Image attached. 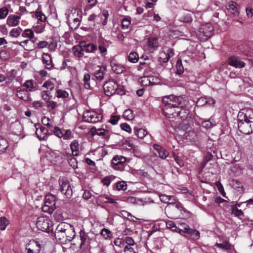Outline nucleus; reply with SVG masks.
<instances>
[{"mask_svg": "<svg viewBox=\"0 0 253 253\" xmlns=\"http://www.w3.org/2000/svg\"><path fill=\"white\" fill-rule=\"evenodd\" d=\"M251 112L250 110H247L245 113L239 112L238 115L239 130L245 134H249L253 132V114L251 116Z\"/></svg>", "mask_w": 253, "mask_h": 253, "instance_id": "3", "label": "nucleus"}, {"mask_svg": "<svg viewBox=\"0 0 253 253\" xmlns=\"http://www.w3.org/2000/svg\"><path fill=\"white\" fill-rule=\"evenodd\" d=\"M190 229L189 226L185 223L180 224V227H178V230L177 232L181 234L182 233H187L188 231Z\"/></svg>", "mask_w": 253, "mask_h": 253, "instance_id": "41", "label": "nucleus"}, {"mask_svg": "<svg viewBox=\"0 0 253 253\" xmlns=\"http://www.w3.org/2000/svg\"><path fill=\"white\" fill-rule=\"evenodd\" d=\"M45 24H41L40 25L37 26L35 27V31L36 33H42L44 30Z\"/></svg>", "mask_w": 253, "mask_h": 253, "instance_id": "59", "label": "nucleus"}, {"mask_svg": "<svg viewBox=\"0 0 253 253\" xmlns=\"http://www.w3.org/2000/svg\"><path fill=\"white\" fill-rule=\"evenodd\" d=\"M126 186V184L124 181H120L116 183V188L119 191L125 190Z\"/></svg>", "mask_w": 253, "mask_h": 253, "instance_id": "55", "label": "nucleus"}, {"mask_svg": "<svg viewBox=\"0 0 253 253\" xmlns=\"http://www.w3.org/2000/svg\"><path fill=\"white\" fill-rule=\"evenodd\" d=\"M215 125V122L213 118H211L208 120L203 121L202 126L206 128H210Z\"/></svg>", "mask_w": 253, "mask_h": 253, "instance_id": "30", "label": "nucleus"}, {"mask_svg": "<svg viewBox=\"0 0 253 253\" xmlns=\"http://www.w3.org/2000/svg\"><path fill=\"white\" fill-rule=\"evenodd\" d=\"M8 9L6 7H2L0 8V19L5 18L8 14Z\"/></svg>", "mask_w": 253, "mask_h": 253, "instance_id": "46", "label": "nucleus"}, {"mask_svg": "<svg viewBox=\"0 0 253 253\" xmlns=\"http://www.w3.org/2000/svg\"><path fill=\"white\" fill-rule=\"evenodd\" d=\"M120 126L123 130H125L126 132H130L131 131L130 126L126 123H123L121 124Z\"/></svg>", "mask_w": 253, "mask_h": 253, "instance_id": "63", "label": "nucleus"}, {"mask_svg": "<svg viewBox=\"0 0 253 253\" xmlns=\"http://www.w3.org/2000/svg\"><path fill=\"white\" fill-rule=\"evenodd\" d=\"M184 100L181 96H175L173 95L166 96L162 99L163 112L168 118L178 117L179 108L182 105Z\"/></svg>", "mask_w": 253, "mask_h": 253, "instance_id": "1", "label": "nucleus"}, {"mask_svg": "<svg viewBox=\"0 0 253 253\" xmlns=\"http://www.w3.org/2000/svg\"><path fill=\"white\" fill-rule=\"evenodd\" d=\"M48 130L44 126H42L40 129H37L36 134L40 140H45L47 138Z\"/></svg>", "mask_w": 253, "mask_h": 253, "instance_id": "20", "label": "nucleus"}, {"mask_svg": "<svg viewBox=\"0 0 253 253\" xmlns=\"http://www.w3.org/2000/svg\"><path fill=\"white\" fill-rule=\"evenodd\" d=\"M140 83L142 86H149L153 85V78L152 77H144L140 79Z\"/></svg>", "mask_w": 253, "mask_h": 253, "instance_id": "28", "label": "nucleus"}, {"mask_svg": "<svg viewBox=\"0 0 253 253\" xmlns=\"http://www.w3.org/2000/svg\"><path fill=\"white\" fill-rule=\"evenodd\" d=\"M53 133L57 137L61 138L63 136V132L59 127L56 126L53 130Z\"/></svg>", "mask_w": 253, "mask_h": 253, "instance_id": "56", "label": "nucleus"}, {"mask_svg": "<svg viewBox=\"0 0 253 253\" xmlns=\"http://www.w3.org/2000/svg\"><path fill=\"white\" fill-rule=\"evenodd\" d=\"M166 226L167 228L170 229L173 231L177 232L178 227L175 225V224L172 221H169L166 222Z\"/></svg>", "mask_w": 253, "mask_h": 253, "instance_id": "52", "label": "nucleus"}, {"mask_svg": "<svg viewBox=\"0 0 253 253\" xmlns=\"http://www.w3.org/2000/svg\"><path fill=\"white\" fill-rule=\"evenodd\" d=\"M13 132L16 134H20L22 130V126L19 122H15L12 125Z\"/></svg>", "mask_w": 253, "mask_h": 253, "instance_id": "35", "label": "nucleus"}, {"mask_svg": "<svg viewBox=\"0 0 253 253\" xmlns=\"http://www.w3.org/2000/svg\"><path fill=\"white\" fill-rule=\"evenodd\" d=\"M21 15H10L8 16L6 20V24L9 27H14L17 26L20 22Z\"/></svg>", "mask_w": 253, "mask_h": 253, "instance_id": "17", "label": "nucleus"}, {"mask_svg": "<svg viewBox=\"0 0 253 253\" xmlns=\"http://www.w3.org/2000/svg\"><path fill=\"white\" fill-rule=\"evenodd\" d=\"M187 234H188L194 240H198L200 237L199 231L195 229L190 228Z\"/></svg>", "mask_w": 253, "mask_h": 253, "instance_id": "32", "label": "nucleus"}, {"mask_svg": "<svg viewBox=\"0 0 253 253\" xmlns=\"http://www.w3.org/2000/svg\"><path fill=\"white\" fill-rule=\"evenodd\" d=\"M8 147V143L7 141L0 136V154L5 153Z\"/></svg>", "mask_w": 253, "mask_h": 253, "instance_id": "27", "label": "nucleus"}, {"mask_svg": "<svg viewBox=\"0 0 253 253\" xmlns=\"http://www.w3.org/2000/svg\"><path fill=\"white\" fill-rule=\"evenodd\" d=\"M8 223V220L5 217L2 216L0 218V229L1 230H5Z\"/></svg>", "mask_w": 253, "mask_h": 253, "instance_id": "42", "label": "nucleus"}, {"mask_svg": "<svg viewBox=\"0 0 253 253\" xmlns=\"http://www.w3.org/2000/svg\"><path fill=\"white\" fill-rule=\"evenodd\" d=\"M70 147L72 151L73 156H77L79 155V144L77 140H73L70 144Z\"/></svg>", "mask_w": 253, "mask_h": 253, "instance_id": "23", "label": "nucleus"}, {"mask_svg": "<svg viewBox=\"0 0 253 253\" xmlns=\"http://www.w3.org/2000/svg\"><path fill=\"white\" fill-rule=\"evenodd\" d=\"M120 119V116H112L109 121V122L112 125H115L117 124Z\"/></svg>", "mask_w": 253, "mask_h": 253, "instance_id": "58", "label": "nucleus"}, {"mask_svg": "<svg viewBox=\"0 0 253 253\" xmlns=\"http://www.w3.org/2000/svg\"><path fill=\"white\" fill-rule=\"evenodd\" d=\"M215 246L219 248L223 249L226 250H231V246L227 241L223 242L222 243H216Z\"/></svg>", "mask_w": 253, "mask_h": 253, "instance_id": "43", "label": "nucleus"}, {"mask_svg": "<svg viewBox=\"0 0 253 253\" xmlns=\"http://www.w3.org/2000/svg\"><path fill=\"white\" fill-rule=\"evenodd\" d=\"M100 234L105 239H107L108 237H109V235L111 234V232L108 229L103 228L102 229Z\"/></svg>", "mask_w": 253, "mask_h": 253, "instance_id": "61", "label": "nucleus"}, {"mask_svg": "<svg viewBox=\"0 0 253 253\" xmlns=\"http://www.w3.org/2000/svg\"><path fill=\"white\" fill-rule=\"evenodd\" d=\"M22 29L20 27L12 29L9 32V35L11 37L14 38L18 37L21 33Z\"/></svg>", "mask_w": 253, "mask_h": 253, "instance_id": "40", "label": "nucleus"}, {"mask_svg": "<svg viewBox=\"0 0 253 253\" xmlns=\"http://www.w3.org/2000/svg\"><path fill=\"white\" fill-rule=\"evenodd\" d=\"M134 132L136 135H137L140 139L143 138L147 134V131L143 128H136L134 129Z\"/></svg>", "mask_w": 253, "mask_h": 253, "instance_id": "31", "label": "nucleus"}, {"mask_svg": "<svg viewBox=\"0 0 253 253\" xmlns=\"http://www.w3.org/2000/svg\"><path fill=\"white\" fill-rule=\"evenodd\" d=\"M37 227L40 230L47 233H53V229L51 228V221L45 216H41L37 218L36 223Z\"/></svg>", "mask_w": 253, "mask_h": 253, "instance_id": "7", "label": "nucleus"}, {"mask_svg": "<svg viewBox=\"0 0 253 253\" xmlns=\"http://www.w3.org/2000/svg\"><path fill=\"white\" fill-rule=\"evenodd\" d=\"M153 147L161 158L165 159L168 156L169 152L161 146L155 144Z\"/></svg>", "mask_w": 253, "mask_h": 253, "instance_id": "19", "label": "nucleus"}, {"mask_svg": "<svg viewBox=\"0 0 253 253\" xmlns=\"http://www.w3.org/2000/svg\"><path fill=\"white\" fill-rule=\"evenodd\" d=\"M35 14V17L39 21L42 22H44L46 19V17L45 15L39 9H38L35 12H33Z\"/></svg>", "mask_w": 253, "mask_h": 253, "instance_id": "29", "label": "nucleus"}, {"mask_svg": "<svg viewBox=\"0 0 253 253\" xmlns=\"http://www.w3.org/2000/svg\"><path fill=\"white\" fill-rule=\"evenodd\" d=\"M97 49V45L94 43L88 44L85 48V50L88 52H94Z\"/></svg>", "mask_w": 253, "mask_h": 253, "instance_id": "49", "label": "nucleus"}, {"mask_svg": "<svg viewBox=\"0 0 253 253\" xmlns=\"http://www.w3.org/2000/svg\"><path fill=\"white\" fill-rule=\"evenodd\" d=\"M232 213L236 216H239L243 215V212L241 210L238 209L235 205L232 206Z\"/></svg>", "mask_w": 253, "mask_h": 253, "instance_id": "47", "label": "nucleus"}, {"mask_svg": "<svg viewBox=\"0 0 253 253\" xmlns=\"http://www.w3.org/2000/svg\"><path fill=\"white\" fill-rule=\"evenodd\" d=\"M247 16L249 18H251L253 16V8L248 6L246 9Z\"/></svg>", "mask_w": 253, "mask_h": 253, "instance_id": "64", "label": "nucleus"}, {"mask_svg": "<svg viewBox=\"0 0 253 253\" xmlns=\"http://www.w3.org/2000/svg\"><path fill=\"white\" fill-rule=\"evenodd\" d=\"M176 68L177 74L180 75L184 72V67L181 60L180 58L178 59L176 61Z\"/></svg>", "mask_w": 253, "mask_h": 253, "instance_id": "36", "label": "nucleus"}, {"mask_svg": "<svg viewBox=\"0 0 253 253\" xmlns=\"http://www.w3.org/2000/svg\"><path fill=\"white\" fill-rule=\"evenodd\" d=\"M123 117L125 119L131 120L133 119V114L132 111L130 109L126 110L123 114Z\"/></svg>", "mask_w": 253, "mask_h": 253, "instance_id": "48", "label": "nucleus"}, {"mask_svg": "<svg viewBox=\"0 0 253 253\" xmlns=\"http://www.w3.org/2000/svg\"><path fill=\"white\" fill-rule=\"evenodd\" d=\"M92 133L93 135L101 136L105 138H108L110 136L109 131L104 128H95V131H92Z\"/></svg>", "mask_w": 253, "mask_h": 253, "instance_id": "24", "label": "nucleus"}, {"mask_svg": "<svg viewBox=\"0 0 253 253\" xmlns=\"http://www.w3.org/2000/svg\"><path fill=\"white\" fill-rule=\"evenodd\" d=\"M36 249H31L30 248H26L27 253H40L41 251V245L37 242L35 243Z\"/></svg>", "mask_w": 253, "mask_h": 253, "instance_id": "51", "label": "nucleus"}, {"mask_svg": "<svg viewBox=\"0 0 253 253\" xmlns=\"http://www.w3.org/2000/svg\"><path fill=\"white\" fill-rule=\"evenodd\" d=\"M60 185L59 190L67 198H70L73 194V190L70 181L64 178L58 180Z\"/></svg>", "mask_w": 253, "mask_h": 253, "instance_id": "8", "label": "nucleus"}, {"mask_svg": "<svg viewBox=\"0 0 253 253\" xmlns=\"http://www.w3.org/2000/svg\"><path fill=\"white\" fill-rule=\"evenodd\" d=\"M15 71L14 70H12L10 72H9L6 77V83L7 84H10L12 82V81L14 80L15 77V74L14 73Z\"/></svg>", "mask_w": 253, "mask_h": 253, "instance_id": "45", "label": "nucleus"}, {"mask_svg": "<svg viewBox=\"0 0 253 253\" xmlns=\"http://www.w3.org/2000/svg\"><path fill=\"white\" fill-rule=\"evenodd\" d=\"M53 234L56 239L65 242H70L76 236L73 226L65 222L59 223Z\"/></svg>", "mask_w": 253, "mask_h": 253, "instance_id": "2", "label": "nucleus"}, {"mask_svg": "<svg viewBox=\"0 0 253 253\" xmlns=\"http://www.w3.org/2000/svg\"><path fill=\"white\" fill-rule=\"evenodd\" d=\"M138 59V55L135 52H131L128 56V60L131 63H136Z\"/></svg>", "mask_w": 253, "mask_h": 253, "instance_id": "34", "label": "nucleus"}, {"mask_svg": "<svg viewBox=\"0 0 253 253\" xmlns=\"http://www.w3.org/2000/svg\"><path fill=\"white\" fill-rule=\"evenodd\" d=\"M159 44L158 39L154 37L148 38L146 45L144 46L145 50L149 52H153L159 47Z\"/></svg>", "mask_w": 253, "mask_h": 253, "instance_id": "14", "label": "nucleus"}, {"mask_svg": "<svg viewBox=\"0 0 253 253\" xmlns=\"http://www.w3.org/2000/svg\"><path fill=\"white\" fill-rule=\"evenodd\" d=\"M213 27L211 23H206L201 25L197 35L201 41H206L213 34Z\"/></svg>", "mask_w": 253, "mask_h": 253, "instance_id": "4", "label": "nucleus"}, {"mask_svg": "<svg viewBox=\"0 0 253 253\" xmlns=\"http://www.w3.org/2000/svg\"><path fill=\"white\" fill-rule=\"evenodd\" d=\"M168 210L170 212V218L174 219L183 218L187 212L180 203L172 204L168 208Z\"/></svg>", "mask_w": 253, "mask_h": 253, "instance_id": "5", "label": "nucleus"}, {"mask_svg": "<svg viewBox=\"0 0 253 253\" xmlns=\"http://www.w3.org/2000/svg\"><path fill=\"white\" fill-rule=\"evenodd\" d=\"M57 97L58 98H66L69 96L68 93L65 90H57L56 91Z\"/></svg>", "mask_w": 253, "mask_h": 253, "instance_id": "53", "label": "nucleus"}, {"mask_svg": "<svg viewBox=\"0 0 253 253\" xmlns=\"http://www.w3.org/2000/svg\"><path fill=\"white\" fill-rule=\"evenodd\" d=\"M102 118V114L92 110H86L83 114L84 121L88 123H95L101 121Z\"/></svg>", "mask_w": 253, "mask_h": 253, "instance_id": "10", "label": "nucleus"}, {"mask_svg": "<svg viewBox=\"0 0 253 253\" xmlns=\"http://www.w3.org/2000/svg\"><path fill=\"white\" fill-rule=\"evenodd\" d=\"M73 156L72 158L68 160V163L70 166L74 169H76L77 168V161L76 159Z\"/></svg>", "mask_w": 253, "mask_h": 253, "instance_id": "54", "label": "nucleus"}, {"mask_svg": "<svg viewBox=\"0 0 253 253\" xmlns=\"http://www.w3.org/2000/svg\"><path fill=\"white\" fill-rule=\"evenodd\" d=\"M227 11L234 16H239L240 11L237 3L232 0L229 1L226 5Z\"/></svg>", "mask_w": 253, "mask_h": 253, "instance_id": "16", "label": "nucleus"}, {"mask_svg": "<svg viewBox=\"0 0 253 253\" xmlns=\"http://www.w3.org/2000/svg\"><path fill=\"white\" fill-rule=\"evenodd\" d=\"M81 243L80 249L82 250H87L90 246V244L94 241L93 235L89 233H86L84 230L80 232Z\"/></svg>", "mask_w": 253, "mask_h": 253, "instance_id": "6", "label": "nucleus"}, {"mask_svg": "<svg viewBox=\"0 0 253 253\" xmlns=\"http://www.w3.org/2000/svg\"><path fill=\"white\" fill-rule=\"evenodd\" d=\"M16 95L19 98L22 100L28 101L30 100V93L28 91L21 89L17 90Z\"/></svg>", "mask_w": 253, "mask_h": 253, "instance_id": "22", "label": "nucleus"}, {"mask_svg": "<svg viewBox=\"0 0 253 253\" xmlns=\"http://www.w3.org/2000/svg\"><path fill=\"white\" fill-rule=\"evenodd\" d=\"M243 82L244 84V85L246 87H250L252 85V81L249 78L245 77L243 79Z\"/></svg>", "mask_w": 253, "mask_h": 253, "instance_id": "62", "label": "nucleus"}, {"mask_svg": "<svg viewBox=\"0 0 253 253\" xmlns=\"http://www.w3.org/2000/svg\"><path fill=\"white\" fill-rule=\"evenodd\" d=\"M42 61L46 69H51L52 68L53 65L50 54L47 53H43L42 55Z\"/></svg>", "mask_w": 253, "mask_h": 253, "instance_id": "18", "label": "nucleus"}, {"mask_svg": "<svg viewBox=\"0 0 253 253\" xmlns=\"http://www.w3.org/2000/svg\"><path fill=\"white\" fill-rule=\"evenodd\" d=\"M131 24V20L129 18L125 17L122 21V28L124 30L128 29Z\"/></svg>", "mask_w": 253, "mask_h": 253, "instance_id": "39", "label": "nucleus"}, {"mask_svg": "<svg viewBox=\"0 0 253 253\" xmlns=\"http://www.w3.org/2000/svg\"><path fill=\"white\" fill-rule=\"evenodd\" d=\"M23 86L28 89V91H32L35 90L32 80H27L23 84Z\"/></svg>", "mask_w": 253, "mask_h": 253, "instance_id": "38", "label": "nucleus"}, {"mask_svg": "<svg viewBox=\"0 0 253 253\" xmlns=\"http://www.w3.org/2000/svg\"><path fill=\"white\" fill-rule=\"evenodd\" d=\"M111 67L113 72L117 74H121L125 70V67L122 65L119 64L112 62Z\"/></svg>", "mask_w": 253, "mask_h": 253, "instance_id": "26", "label": "nucleus"}, {"mask_svg": "<svg viewBox=\"0 0 253 253\" xmlns=\"http://www.w3.org/2000/svg\"><path fill=\"white\" fill-rule=\"evenodd\" d=\"M110 42L102 38H99L97 42L98 49L102 56L107 54V48L109 46Z\"/></svg>", "mask_w": 253, "mask_h": 253, "instance_id": "15", "label": "nucleus"}, {"mask_svg": "<svg viewBox=\"0 0 253 253\" xmlns=\"http://www.w3.org/2000/svg\"><path fill=\"white\" fill-rule=\"evenodd\" d=\"M165 54L166 55V57L164 58L163 62L166 63L174 55V53L173 49L172 48H169L167 51V53H165Z\"/></svg>", "mask_w": 253, "mask_h": 253, "instance_id": "37", "label": "nucleus"}, {"mask_svg": "<svg viewBox=\"0 0 253 253\" xmlns=\"http://www.w3.org/2000/svg\"><path fill=\"white\" fill-rule=\"evenodd\" d=\"M55 200L56 198L54 195H47L44 198V205L42 207V211L49 214L52 213L56 209Z\"/></svg>", "mask_w": 253, "mask_h": 253, "instance_id": "9", "label": "nucleus"}, {"mask_svg": "<svg viewBox=\"0 0 253 253\" xmlns=\"http://www.w3.org/2000/svg\"><path fill=\"white\" fill-rule=\"evenodd\" d=\"M119 85L113 80H109L104 84L103 88L105 94L107 96H111L116 92L120 93Z\"/></svg>", "mask_w": 253, "mask_h": 253, "instance_id": "11", "label": "nucleus"}, {"mask_svg": "<svg viewBox=\"0 0 253 253\" xmlns=\"http://www.w3.org/2000/svg\"><path fill=\"white\" fill-rule=\"evenodd\" d=\"M42 86L51 90L54 88V84L51 81H47L44 83Z\"/></svg>", "mask_w": 253, "mask_h": 253, "instance_id": "57", "label": "nucleus"}, {"mask_svg": "<svg viewBox=\"0 0 253 253\" xmlns=\"http://www.w3.org/2000/svg\"><path fill=\"white\" fill-rule=\"evenodd\" d=\"M34 31L31 29H26L24 32L22 34V36L24 38H29L32 39L34 37Z\"/></svg>", "mask_w": 253, "mask_h": 253, "instance_id": "44", "label": "nucleus"}, {"mask_svg": "<svg viewBox=\"0 0 253 253\" xmlns=\"http://www.w3.org/2000/svg\"><path fill=\"white\" fill-rule=\"evenodd\" d=\"M106 71L105 67H100L94 72V76L97 80L101 81L103 79Z\"/></svg>", "mask_w": 253, "mask_h": 253, "instance_id": "25", "label": "nucleus"}, {"mask_svg": "<svg viewBox=\"0 0 253 253\" xmlns=\"http://www.w3.org/2000/svg\"><path fill=\"white\" fill-rule=\"evenodd\" d=\"M178 112H177L178 117H179L182 120H185L189 114L188 109L183 104L180 106Z\"/></svg>", "mask_w": 253, "mask_h": 253, "instance_id": "21", "label": "nucleus"}, {"mask_svg": "<svg viewBox=\"0 0 253 253\" xmlns=\"http://www.w3.org/2000/svg\"><path fill=\"white\" fill-rule=\"evenodd\" d=\"M227 63L228 65L236 68H243L246 66V63L242 60L240 57L237 56L229 57Z\"/></svg>", "mask_w": 253, "mask_h": 253, "instance_id": "13", "label": "nucleus"}, {"mask_svg": "<svg viewBox=\"0 0 253 253\" xmlns=\"http://www.w3.org/2000/svg\"><path fill=\"white\" fill-rule=\"evenodd\" d=\"M90 75L89 74H84V76L83 81L84 82V87L86 89H89L90 88Z\"/></svg>", "mask_w": 253, "mask_h": 253, "instance_id": "33", "label": "nucleus"}, {"mask_svg": "<svg viewBox=\"0 0 253 253\" xmlns=\"http://www.w3.org/2000/svg\"><path fill=\"white\" fill-rule=\"evenodd\" d=\"M80 24V20L78 18H75L73 20V22L70 23V27L72 29L76 30Z\"/></svg>", "mask_w": 253, "mask_h": 253, "instance_id": "50", "label": "nucleus"}, {"mask_svg": "<svg viewBox=\"0 0 253 253\" xmlns=\"http://www.w3.org/2000/svg\"><path fill=\"white\" fill-rule=\"evenodd\" d=\"M126 161V157L123 156L116 155L112 160V167L116 170H122L124 169Z\"/></svg>", "mask_w": 253, "mask_h": 253, "instance_id": "12", "label": "nucleus"}, {"mask_svg": "<svg viewBox=\"0 0 253 253\" xmlns=\"http://www.w3.org/2000/svg\"><path fill=\"white\" fill-rule=\"evenodd\" d=\"M206 97L200 98L196 102L197 106H202L206 105Z\"/></svg>", "mask_w": 253, "mask_h": 253, "instance_id": "60", "label": "nucleus"}]
</instances>
